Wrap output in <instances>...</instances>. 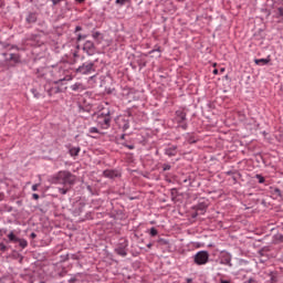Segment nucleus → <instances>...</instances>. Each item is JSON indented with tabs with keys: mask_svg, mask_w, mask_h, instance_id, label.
<instances>
[{
	"mask_svg": "<svg viewBox=\"0 0 283 283\" xmlns=\"http://www.w3.org/2000/svg\"><path fill=\"white\" fill-rule=\"evenodd\" d=\"M150 235H151L153 238H156V235H158V230H157L156 228H151V229H150Z\"/></svg>",
	"mask_w": 283,
	"mask_h": 283,
	"instance_id": "obj_17",
	"label": "nucleus"
},
{
	"mask_svg": "<svg viewBox=\"0 0 283 283\" xmlns=\"http://www.w3.org/2000/svg\"><path fill=\"white\" fill-rule=\"evenodd\" d=\"M165 154H166V156H169V157L176 156V154H178V147L170 146V147L166 148Z\"/></svg>",
	"mask_w": 283,
	"mask_h": 283,
	"instance_id": "obj_9",
	"label": "nucleus"
},
{
	"mask_svg": "<svg viewBox=\"0 0 283 283\" xmlns=\"http://www.w3.org/2000/svg\"><path fill=\"white\" fill-rule=\"evenodd\" d=\"M70 156H78L81 154V147H73L69 150Z\"/></svg>",
	"mask_w": 283,
	"mask_h": 283,
	"instance_id": "obj_10",
	"label": "nucleus"
},
{
	"mask_svg": "<svg viewBox=\"0 0 283 283\" xmlns=\"http://www.w3.org/2000/svg\"><path fill=\"white\" fill-rule=\"evenodd\" d=\"M82 28L81 27H76L75 28V32H81Z\"/></svg>",
	"mask_w": 283,
	"mask_h": 283,
	"instance_id": "obj_33",
	"label": "nucleus"
},
{
	"mask_svg": "<svg viewBox=\"0 0 283 283\" xmlns=\"http://www.w3.org/2000/svg\"><path fill=\"white\" fill-rule=\"evenodd\" d=\"M277 12H279V15H280V17H283V8H279V9H277Z\"/></svg>",
	"mask_w": 283,
	"mask_h": 283,
	"instance_id": "obj_28",
	"label": "nucleus"
},
{
	"mask_svg": "<svg viewBox=\"0 0 283 283\" xmlns=\"http://www.w3.org/2000/svg\"><path fill=\"white\" fill-rule=\"evenodd\" d=\"M88 132H90L91 134H101V132H99L98 128H96V127H91V128L88 129Z\"/></svg>",
	"mask_w": 283,
	"mask_h": 283,
	"instance_id": "obj_18",
	"label": "nucleus"
},
{
	"mask_svg": "<svg viewBox=\"0 0 283 283\" xmlns=\"http://www.w3.org/2000/svg\"><path fill=\"white\" fill-rule=\"evenodd\" d=\"M9 241L13 243H19V247L21 249H25L28 247V241L25 239H19L17 235H14V232H10L8 234Z\"/></svg>",
	"mask_w": 283,
	"mask_h": 283,
	"instance_id": "obj_4",
	"label": "nucleus"
},
{
	"mask_svg": "<svg viewBox=\"0 0 283 283\" xmlns=\"http://www.w3.org/2000/svg\"><path fill=\"white\" fill-rule=\"evenodd\" d=\"M198 216V212L193 214V218H196Z\"/></svg>",
	"mask_w": 283,
	"mask_h": 283,
	"instance_id": "obj_43",
	"label": "nucleus"
},
{
	"mask_svg": "<svg viewBox=\"0 0 283 283\" xmlns=\"http://www.w3.org/2000/svg\"><path fill=\"white\" fill-rule=\"evenodd\" d=\"M255 178H256V180H259L260 185H264L265 179H264V177L262 175H255Z\"/></svg>",
	"mask_w": 283,
	"mask_h": 283,
	"instance_id": "obj_15",
	"label": "nucleus"
},
{
	"mask_svg": "<svg viewBox=\"0 0 283 283\" xmlns=\"http://www.w3.org/2000/svg\"><path fill=\"white\" fill-rule=\"evenodd\" d=\"M77 72L80 74H92L94 72V63H84L82 66H78Z\"/></svg>",
	"mask_w": 283,
	"mask_h": 283,
	"instance_id": "obj_5",
	"label": "nucleus"
},
{
	"mask_svg": "<svg viewBox=\"0 0 283 283\" xmlns=\"http://www.w3.org/2000/svg\"><path fill=\"white\" fill-rule=\"evenodd\" d=\"M3 198H4V195L2 192H0V202H1V200H3Z\"/></svg>",
	"mask_w": 283,
	"mask_h": 283,
	"instance_id": "obj_34",
	"label": "nucleus"
},
{
	"mask_svg": "<svg viewBox=\"0 0 283 283\" xmlns=\"http://www.w3.org/2000/svg\"><path fill=\"white\" fill-rule=\"evenodd\" d=\"M55 180L61 185H74L76 177L72 172L63 170L57 172Z\"/></svg>",
	"mask_w": 283,
	"mask_h": 283,
	"instance_id": "obj_1",
	"label": "nucleus"
},
{
	"mask_svg": "<svg viewBox=\"0 0 283 283\" xmlns=\"http://www.w3.org/2000/svg\"><path fill=\"white\" fill-rule=\"evenodd\" d=\"M10 60H11V61H14V63H19V55L12 53V54H10Z\"/></svg>",
	"mask_w": 283,
	"mask_h": 283,
	"instance_id": "obj_16",
	"label": "nucleus"
},
{
	"mask_svg": "<svg viewBox=\"0 0 283 283\" xmlns=\"http://www.w3.org/2000/svg\"><path fill=\"white\" fill-rule=\"evenodd\" d=\"M98 36H101V33H99V32H94V33H93V39L96 40V39H98Z\"/></svg>",
	"mask_w": 283,
	"mask_h": 283,
	"instance_id": "obj_25",
	"label": "nucleus"
},
{
	"mask_svg": "<svg viewBox=\"0 0 283 283\" xmlns=\"http://www.w3.org/2000/svg\"><path fill=\"white\" fill-rule=\"evenodd\" d=\"M186 282H187V283H192L193 280H192V279H186Z\"/></svg>",
	"mask_w": 283,
	"mask_h": 283,
	"instance_id": "obj_36",
	"label": "nucleus"
},
{
	"mask_svg": "<svg viewBox=\"0 0 283 283\" xmlns=\"http://www.w3.org/2000/svg\"><path fill=\"white\" fill-rule=\"evenodd\" d=\"M151 247H154L153 243H148V244H147V249H151Z\"/></svg>",
	"mask_w": 283,
	"mask_h": 283,
	"instance_id": "obj_39",
	"label": "nucleus"
},
{
	"mask_svg": "<svg viewBox=\"0 0 283 283\" xmlns=\"http://www.w3.org/2000/svg\"><path fill=\"white\" fill-rule=\"evenodd\" d=\"M104 176H105V178H116V171H114V170H105L104 171Z\"/></svg>",
	"mask_w": 283,
	"mask_h": 283,
	"instance_id": "obj_11",
	"label": "nucleus"
},
{
	"mask_svg": "<svg viewBox=\"0 0 283 283\" xmlns=\"http://www.w3.org/2000/svg\"><path fill=\"white\" fill-rule=\"evenodd\" d=\"M254 63L256 65H266V63H269V60H266V59H259V60H255Z\"/></svg>",
	"mask_w": 283,
	"mask_h": 283,
	"instance_id": "obj_13",
	"label": "nucleus"
},
{
	"mask_svg": "<svg viewBox=\"0 0 283 283\" xmlns=\"http://www.w3.org/2000/svg\"><path fill=\"white\" fill-rule=\"evenodd\" d=\"M274 192L276 193V196H282V190H280V188H275Z\"/></svg>",
	"mask_w": 283,
	"mask_h": 283,
	"instance_id": "obj_23",
	"label": "nucleus"
},
{
	"mask_svg": "<svg viewBox=\"0 0 283 283\" xmlns=\"http://www.w3.org/2000/svg\"><path fill=\"white\" fill-rule=\"evenodd\" d=\"M221 283H231V282L222 280Z\"/></svg>",
	"mask_w": 283,
	"mask_h": 283,
	"instance_id": "obj_41",
	"label": "nucleus"
},
{
	"mask_svg": "<svg viewBox=\"0 0 283 283\" xmlns=\"http://www.w3.org/2000/svg\"><path fill=\"white\" fill-rule=\"evenodd\" d=\"M60 191H61V193H62L63 196H65V193H67V190H65V189H61Z\"/></svg>",
	"mask_w": 283,
	"mask_h": 283,
	"instance_id": "obj_31",
	"label": "nucleus"
},
{
	"mask_svg": "<svg viewBox=\"0 0 283 283\" xmlns=\"http://www.w3.org/2000/svg\"><path fill=\"white\" fill-rule=\"evenodd\" d=\"M128 149H134V145H127L126 146Z\"/></svg>",
	"mask_w": 283,
	"mask_h": 283,
	"instance_id": "obj_38",
	"label": "nucleus"
},
{
	"mask_svg": "<svg viewBox=\"0 0 283 283\" xmlns=\"http://www.w3.org/2000/svg\"><path fill=\"white\" fill-rule=\"evenodd\" d=\"M213 74H218V70H214V71H213Z\"/></svg>",
	"mask_w": 283,
	"mask_h": 283,
	"instance_id": "obj_42",
	"label": "nucleus"
},
{
	"mask_svg": "<svg viewBox=\"0 0 283 283\" xmlns=\"http://www.w3.org/2000/svg\"><path fill=\"white\" fill-rule=\"evenodd\" d=\"M276 240H277V242H283V234H279V235L276 237Z\"/></svg>",
	"mask_w": 283,
	"mask_h": 283,
	"instance_id": "obj_26",
	"label": "nucleus"
},
{
	"mask_svg": "<svg viewBox=\"0 0 283 283\" xmlns=\"http://www.w3.org/2000/svg\"><path fill=\"white\" fill-rule=\"evenodd\" d=\"M115 3H117V6H125V3H127V0H116Z\"/></svg>",
	"mask_w": 283,
	"mask_h": 283,
	"instance_id": "obj_19",
	"label": "nucleus"
},
{
	"mask_svg": "<svg viewBox=\"0 0 283 283\" xmlns=\"http://www.w3.org/2000/svg\"><path fill=\"white\" fill-rule=\"evenodd\" d=\"M226 264H228V266H231V259H227Z\"/></svg>",
	"mask_w": 283,
	"mask_h": 283,
	"instance_id": "obj_30",
	"label": "nucleus"
},
{
	"mask_svg": "<svg viewBox=\"0 0 283 283\" xmlns=\"http://www.w3.org/2000/svg\"><path fill=\"white\" fill-rule=\"evenodd\" d=\"M182 129H187V124H181Z\"/></svg>",
	"mask_w": 283,
	"mask_h": 283,
	"instance_id": "obj_40",
	"label": "nucleus"
},
{
	"mask_svg": "<svg viewBox=\"0 0 283 283\" xmlns=\"http://www.w3.org/2000/svg\"><path fill=\"white\" fill-rule=\"evenodd\" d=\"M51 1H52L53 6H59V3H61V1H63V0H51Z\"/></svg>",
	"mask_w": 283,
	"mask_h": 283,
	"instance_id": "obj_24",
	"label": "nucleus"
},
{
	"mask_svg": "<svg viewBox=\"0 0 283 283\" xmlns=\"http://www.w3.org/2000/svg\"><path fill=\"white\" fill-rule=\"evenodd\" d=\"M0 251H2V252L8 251V247L3 243H0Z\"/></svg>",
	"mask_w": 283,
	"mask_h": 283,
	"instance_id": "obj_20",
	"label": "nucleus"
},
{
	"mask_svg": "<svg viewBox=\"0 0 283 283\" xmlns=\"http://www.w3.org/2000/svg\"><path fill=\"white\" fill-rule=\"evenodd\" d=\"M169 169H171L170 165L165 164L164 165V171H169Z\"/></svg>",
	"mask_w": 283,
	"mask_h": 283,
	"instance_id": "obj_22",
	"label": "nucleus"
},
{
	"mask_svg": "<svg viewBox=\"0 0 283 283\" xmlns=\"http://www.w3.org/2000/svg\"><path fill=\"white\" fill-rule=\"evenodd\" d=\"M97 123L102 129H109L112 125V117L109 116V113L106 115H99L97 118Z\"/></svg>",
	"mask_w": 283,
	"mask_h": 283,
	"instance_id": "obj_3",
	"label": "nucleus"
},
{
	"mask_svg": "<svg viewBox=\"0 0 283 283\" xmlns=\"http://www.w3.org/2000/svg\"><path fill=\"white\" fill-rule=\"evenodd\" d=\"M193 262L198 266H202L209 262V252L208 251H199L193 256Z\"/></svg>",
	"mask_w": 283,
	"mask_h": 283,
	"instance_id": "obj_2",
	"label": "nucleus"
},
{
	"mask_svg": "<svg viewBox=\"0 0 283 283\" xmlns=\"http://www.w3.org/2000/svg\"><path fill=\"white\" fill-rule=\"evenodd\" d=\"M83 50L87 52V54H94V42L86 41L84 43Z\"/></svg>",
	"mask_w": 283,
	"mask_h": 283,
	"instance_id": "obj_7",
	"label": "nucleus"
},
{
	"mask_svg": "<svg viewBox=\"0 0 283 283\" xmlns=\"http://www.w3.org/2000/svg\"><path fill=\"white\" fill-rule=\"evenodd\" d=\"M71 88L73 90V92H76V90H78V84L72 85Z\"/></svg>",
	"mask_w": 283,
	"mask_h": 283,
	"instance_id": "obj_27",
	"label": "nucleus"
},
{
	"mask_svg": "<svg viewBox=\"0 0 283 283\" xmlns=\"http://www.w3.org/2000/svg\"><path fill=\"white\" fill-rule=\"evenodd\" d=\"M31 238L34 240V238H36V233L32 232Z\"/></svg>",
	"mask_w": 283,
	"mask_h": 283,
	"instance_id": "obj_35",
	"label": "nucleus"
},
{
	"mask_svg": "<svg viewBox=\"0 0 283 283\" xmlns=\"http://www.w3.org/2000/svg\"><path fill=\"white\" fill-rule=\"evenodd\" d=\"M116 252L118 253V255H122V258H125V255H127V251H125V249L123 248L117 249Z\"/></svg>",
	"mask_w": 283,
	"mask_h": 283,
	"instance_id": "obj_14",
	"label": "nucleus"
},
{
	"mask_svg": "<svg viewBox=\"0 0 283 283\" xmlns=\"http://www.w3.org/2000/svg\"><path fill=\"white\" fill-rule=\"evenodd\" d=\"M77 3H85V0H75Z\"/></svg>",
	"mask_w": 283,
	"mask_h": 283,
	"instance_id": "obj_37",
	"label": "nucleus"
},
{
	"mask_svg": "<svg viewBox=\"0 0 283 283\" xmlns=\"http://www.w3.org/2000/svg\"><path fill=\"white\" fill-rule=\"evenodd\" d=\"M28 23H36V14L31 13L27 18Z\"/></svg>",
	"mask_w": 283,
	"mask_h": 283,
	"instance_id": "obj_12",
	"label": "nucleus"
},
{
	"mask_svg": "<svg viewBox=\"0 0 283 283\" xmlns=\"http://www.w3.org/2000/svg\"><path fill=\"white\" fill-rule=\"evenodd\" d=\"M39 187H41V184H35L32 186V191H38Z\"/></svg>",
	"mask_w": 283,
	"mask_h": 283,
	"instance_id": "obj_21",
	"label": "nucleus"
},
{
	"mask_svg": "<svg viewBox=\"0 0 283 283\" xmlns=\"http://www.w3.org/2000/svg\"><path fill=\"white\" fill-rule=\"evenodd\" d=\"M82 39H85V36H83V35H81V34H78V36H77V41H81Z\"/></svg>",
	"mask_w": 283,
	"mask_h": 283,
	"instance_id": "obj_32",
	"label": "nucleus"
},
{
	"mask_svg": "<svg viewBox=\"0 0 283 283\" xmlns=\"http://www.w3.org/2000/svg\"><path fill=\"white\" fill-rule=\"evenodd\" d=\"M176 120L179 125H182L184 120H187V113L182 112V111H178L176 113Z\"/></svg>",
	"mask_w": 283,
	"mask_h": 283,
	"instance_id": "obj_8",
	"label": "nucleus"
},
{
	"mask_svg": "<svg viewBox=\"0 0 283 283\" xmlns=\"http://www.w3.org/2000/svg\"><path fill=\"white\" fill-rule=\"evenodd\" d=\"M32 198H33V200H39V195L33 193V195H32Z\"/></svg>",
	"mask_w": 283,
	"mask_h": 283,
	"instance_id": "obj_29",
	"label": "nucleus"
},
{
	"mask_svg": "<svg viewBox=\"0 0 283 283\" xmlns=\"http://www.w3.org/2000/svg\"><path fill=\"white\" fill-rule=\"evenodd\" d=\"M208 207H209V205H208L207 202L202 201V202H199V203L195 207V209H196L197 213L200 212L201 216H205V213L207 212V208H208Z\"/></svg>",
	"mask_w": 283,
	"mask_h": 283,
	"instance_id": "obj_6",
	"label": "nucleus"
}]
</instances>
